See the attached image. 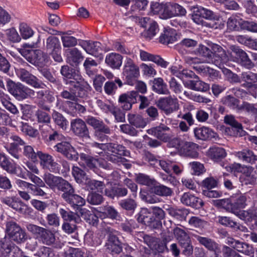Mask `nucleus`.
Returning <instances> with one entry per match:
<instances>
[{
    "instance_id": "obj_61",
    "label": "nucleus",
    "mask_w": 257,
    "mask_h": 257,
    "mask_svg": "<svg viewBox=\"0 0 257 257\" xmlns=\"http://www.w3.org/2000/svg\"><path fill=\"white\" fill-rule=\"evenodd\" d=\"M87 202L92 205H98L101 204L104 201V198L102 195L96 192L89 193L87 198Z\"/></svg>"
},
{
    "instance_id": "obj_8",
    "label": "nucleus",
    "mask_w": 257,
    "mask_h": 257,
    "mask_svg": "<svg viewBox=\"0 0 257 257\" xmlns=\"http://www.w3.org/2000/svg\"><path fill=\"white\" fill-rule=\"evenodd\" d=\"M210 47L212 53L211 61L213 62L215 65L220 67L221 65H223L228 61V56L225 51L220 46L212 44L210 45Z\"/></svg>"
},
{
    "instance_id": "obj_28",
    "label": "nucleus",
    "mask_w": 257,
    "mask_h": 257,
    "mask_svg": "<svg viewBox=\"0 0 257 257\" xmlns=\"http://www.w3.org/2000/svg\"><path fill=\"white\" fill-rule=\"evenodd\" d=\"M170 131V128L164 124H161L157 127L149 130V133L153 135L158 139L164 142H168L170 137L167 133Z\"/></svg>"
},
{
    "instance_id": "obj_41",
    "label": "nucleus",
    "mask_w": 257,
    "mask_h": 257,
    "mask_svg": "<svg viewBox=\"0 0 257 257\" xmlns=\"http://www.w3.org/2000/svg\"><path fill=\"white\" fill-rule=\"evenodd\" d=\"M61 73L67 79H74L77 82L81 81V75L80 73L70 69L68 66H63L61 67Z\"/></svg>"
},
{
    "instance_id": "obj_29",
    "label": "nucleus",
    "mask_w": 257,
    "mask_h": 257,
    "mask_svg": "<svg viewBox=\"0 0 257 257\" xmlns=\"http://www.w3.org/2000/svg\"><path fill=\"white\" fill-rule=\"evenodd\" d=\"M122 243L118 238L114 235H110L106 243V249L113 254H119L122 252Z\"/></svg>"
},
{
    "instance_id": "obj_1",
    "label": "nucleus",
    "mask_w": 257,
    "mask_h": 257,
    "mask_svg": "<svg viewBox=\"0 0 257 257\" xmlns=\"http://www.w3.org/2000/svg\"><path fill=\"white\" fill-rule=\"evenodd\" d=\"M249 197L247 193H239L233 194L230 198L219 199L214 201V205L224 209L233 214H237L238 211L247 205Z\"/></svg>"
},
{
    "instance_id": "obj_34",
    "label": "nucleus",
    "mask_w": 257,
    "mask_h": 257,
    "mask_svg": "<svg viewBox=\"0 0 257 257\" xmlns=\"http://www.w3.org/2000/svg\"><path fill=\"white\" fill-rule=\"evenodd\" d=\"M177 37L176 31L174 29H166L161 35L159 41L163 44L168 45L176 42L177 40Z\"/></svg>"
},
{
    "instance_id": "obj_38",
    "label": "nucleus",
    "mask_w": 257,
    "mask_h": 257,
    "mask_svg": "<svg viewBox=\"0 0 257 257\" xmlns=\"http://www.w3.org/2000/svg\"><path fill=\"white\" fill-rule=\"evenodd\" d=\"M241 79L245 83L242 86L247 88L252 87L257 82V73L251 71L243 72L241 74Z\"/></svg>"
},
{
    "instance_id": "obj_33",
    "label": "nucleus",
    "mask_w": 257,
    "mask_h": 257,
    "mask_svg": "<svg viewBox=\"0 0 257 257\" xmlns=\"http://www.w3.org/2000/svg\"><path fill=\"white\" fill-rule=\"evenodd\" d=\"M235 156L239 160L251 164H254L257 161V155H254L252 151L248 149L235 152Z\"/></svg>"
},
{
    "instance_id": "obj_18",
    "label": "nucleus",
    "mask_w": 257,
    "mask_h": 257,
    "mask_svg": "<svg viewBox=\"0 0 257 257\" xmlns=\"http://www.w3.org/2000/svg\"><path fill=\"white\" fill-rule=\"evenodd\" d=\"M138 96V91H131L120 95L118 102L123 110H129L132 108L133 104L137 102V97Z\"/></svg>"
},
{
    "instance_id": "obj_2",
    "label": "nucleus",
    "mask_w": 257,
    "mask_h": 257,
    "mask_svg": "<svg viewBox=\"0 0 257 257\" xmlns=\"http://www.w3.org/2000/svg\"><path fill=\"white\" fill-rule=\"evenodd\" d=\"M93 146L104 150L106 149L108 152L111 153L108 156L107 159L116 164L124 162V159L122 157L124 156H127L128 152L125 149V147L122 145L114 143L108 144H98L94 143Z\"/></svg>"
},
{
    "instance_id": "obj_22",
    "label": "nucleus",
    "mask_w": 257,
    "mask_h": 257,
    "mask_svg": "<svg viewBox=\"0 0 257 257\" xmlns=\"http://www.w3.org/2000/svg\"><path fill=\"white\" fill-rule=\"evenodd\" d=\"M186 14V10L181 5L175 3H167V19L174 17H183Z\"/></svg>"
},
{
    "instance_id": "obj_11",
    "label": "nucleus",
    "mask_w": 257,
    "mask_h": 257,
    "mask_svg": "<svg viewBox=\"0 0 257 257\" xmlns=\"http://www.w3.org/2000/svg\"><path fill=\"white\" fill-rule=\"evenodd\" d=\"M88 85L84 83L82 87H79L78 89L70 87L68 89H64L60 93V96L64 99L69 100V101H78V98L83 97L86 95V92L82 91L83 87L87 88Z\"/></svg>"
},
{
    "instance_id": "obj_35",
    "label": "nucleus",
    "mask_w": 257,
    "mask_h": 257,
    "mask_svg": "<svg viewBox=\"0 0 257 257\" xmlns=\"http://www.w3.org/2000/svg\"><path fill=\"white\" fill-rule=\"evenodd\" d=\"M86 121L89 125L92 126L95 130L99 129L100 131H102L105 134H110V129L102 120L97 119L92 116H89Z\"/></svg>"
},
{
    "instance_id": "obj_6",
    "label": "nucleus",
    "mask_w": 257,
    "mask_h": 257,
    "mask_svg": "<svg viewBox=\"0 0 257 257\" xmlns=\"http://www.w3.org/2000/svg\"><path fill=\"white\" fill-rule=\"evenodd\" d=\"M122 74L126 83L128 85H133L135 79L140 76L139 67L131 58L126 57L124 63Z\"/></svg>"
},
{
    "instance_id": "obj_20",
    "label": "nucleus",
    "mask_w": 257,
    "mask_h": 257,
    "mask_svg": "<svg viewBox=\"0 0 257 257\" xmlns=\"http://www.w3.org/2000/svg\"><path fill=\"white\" fill-rule=\"evenodd\" d=\"M181 202L184 205L196 209H199L204 205V202L200 198L189 192L184 193L181 198Z\"/></svg>"
},
{
    "instance_id": "obj_24",
    "label": "nucleus",
    "mask_w": 257,
    "mask_h": 257,
    "mask_svg": "<svg viewBox=\"0 0 257 257\" xmlns=\"http://www.w3.org/2000/svg\"><path fill=\"white\" fill-rule=\"evenodd\" d=\"M79 45L87 53L94 56L101 50V43L97 41L83 40Z\"/></svg>"
},
{
    "instance_id": "obj_10",
    "label": "nucleus",
    "mask_w": 257,
    "mask_h": 257,
    "mask_svg": "<svg viewBox=\"0 0 257 257\" xmlns=\"http://www.w3.org/2000/svg\"><path fill=\"white\" fill-rule=\"evenodd\" d=\"M194 236L200 244L203 245L208 250L213 251L214 253L215 257H221V245L214 240L198 235H194Z\"/></svg>"
},
{
    "instance_id": "obj_39",
    "label": "nucleus",
    "mask_w": 257,
    "mask_h": 257,
    "mask_svg": "<svg viewBox=\"0 0 257 257\" xmlns=\"http://www.w3.org/2000/svg\"><path fill=\"white\" fill-rule=\"evenodd\" d=\"M129 123L137 128H144L147 125V120L141 115L130 113L127 115Z\"/></svg>"
},
{
    "instance_id": "obj_3",
    "label": "nucleus",
    "mask_w": 257,
    "mask_h": 257,
    "mask_svg": "<svg viewBox=\"0 0 257 257\" xmlns=\"http://www.w3.org/2000/svg\"><path fill=\"white\" fill-rule=\"evenodd\" d=\"M6 86L8 92L18 100L34 97L35 95V92L33 89L21 83H15L10 79L7 81Z\"/></svg>"
},
{
    "instance_id": "obj_13",
    "label": "nucleus",
    "mask_w": 257,
    "mask_h": 257,
    "mask_svg": "<svg viewBox=\"0 0 257 257\" xmlns=\"http://www.w3.org/2000/svg\"><path fill=\"white\" fill-rule=\"evenodd\" d=\"M198 145L195 143L182 141L179 148L180 154L183 156L192 158H196L198 157Z\"/></svg>"
},
{
    "instance_id": "obj_32",
    "label": "nucleus",
    "mask_w": 257,
    "mask_h": 257,
    "mask_svg": "<svg viewBox=\"0 0 257 257\" xmlns=\"http://www.w3.org/2000/svg\"><path fill=\"white\" fill-rule=\"evenodd\" d=\"M152 84L153 90L156 93L162 95H168L170 93L167 84L162 78L158 77L154 79Z\"/></svg>"
},
{
    "instance_id": "obj_52",
    "label": "nucleus",
    "mask_w": 257,
    "mask_h": 257,
    "mask_svg": "<svg viewBox=\"0 0 257 257\" xmlns=\"http://www.w3.org/2000/svg\"><path fill=\"white\" fill-rule=\"evenodd\" d=\"M0 99L3 106L11 113L15 114L19 112L16 106L8 100L9 99L8 95L4 92L0 93Z\"/></svg>"
},
{
    "instance_id": "obj_40",
    "label": "nucleus",
    "mask_w": 257,
    "mask_h": 257,
    "mask_svg": "<svg viewBox=\"0 0 257 257\" xmlns=\"http://www.w3.org/2000/svg\"><path fill=\"white\" fill-rule=\"evenodd\" d=\"M194 12L195 13L193 16V20L197 23H199V22L195 21V17L196 16H199L205 19L210 20L217 19V16L212 11L201 7L197 8V10L194 11Z\"/></svg>"
},
{
    "instance_id": "obj_50",
    "label": "nucleus",
    "mask_w": 257,
    "mask_h": 257,
    "mask_svg": "<svg viewBox=\"0 0 257 257\" xmlns=\"http://www.w3.org/2000/svg\"><path fill=\"white\" fill-rule=\"evenodd\" d=\"M79 213L86 220L87 222L93 226H96L98 222V218L94 213L85 208H80Z\"/></svg>"
},
{
    "instance_id": "obj_59",
    "label": "nucleus",
    "mask_w": 257,
    "mask_h": 257,
    "mask_svg": "<svg viewBox=\"0 0 257 257\" xmlns=\"http://www.w3.org/2000/svg\"><path fill=\"white\" fill-rule=\"evenodd\" d=\"M59 213L63 219L65 221H74L75 223H78L80 220V218L77 216L75 213L72 211H66L63 208H60L59 209Z\"/></svg>"
},
{
    "instance_id": "obj_60",
    "label": "nucleus",
    "mask_w": 257,
    "mask_h": 257,
    "mask_svg": "<svg viewBox=\"0 0 257 257\" xmlns=\"http://www.w3.org/2000/svg\"><path fill=\"white\" fill-rule=\"evenodd\" d=\"M168 212L170 215L180 220L185 219L188 214V211L186 209L170 208L168 209Z\"/></svg>"
},
{
    "instance_id": "obj_9",
    "label": "nucleus",
    "mask_w": 257,
    "mask_h": 257,
    "mask_svg": "<svg viewBox=\"0 0 257 257\" xmlns=\"http://www.w3.org/2000/svg\"><path fill=\"white\" fill-rule=\"evenodd\" d=\"M71 130L77 136L84 138L89 139V132L84 121L81 118H75L71 121Z\"/></svg>"
},
{
    "instance_id": "obj_19",
    "label": "nucleus",
    "mask_w": 257,
    "mask_h": 257,
    "mask_svg": "<svg viewBox=\"0 0 257 257\" xmlns=\"http://www.w3.org/2000/svg\"><path fill=\"white\" fill-rule=\"evenodd\" d=\"M240 182L245 185H253L256 181V172L251 166H244L241 171Z\"/></svg>"
},
{
    "instance_id": "obj_45",
    "label": "nucleus",
    "mask_w": 257,
    "mask_h": 257,
    "mask_svg": "<svg viewBox=\"0 0 257 257\" xmlns=\"http://www.w3.org/2000/svg\"><path fill=\"white\" fill-rule=\"evenodd\" d=\"M57 189L63 192L61 197L64 200L67 199L73 193H75L74 189L71 184L64 179L61 181Z\"/></svg>"
},
{
    "instance_id": "obj_42",
    "label": "nucleus",
    "mask_w": 257,
    "mask_h": 257,
    "mask_svg": "<svg viewBox=\"0 0 257 257\" xmlns=\"http://www.w3.org/2000/svg\"><path fill=\"white\" fill-rule=\"evenodd\" d=\"M65 201L74 208H76L78 209V211L80 208V207L84 206L85 204V200L75 193H73Z\"/></svg>"
},
{
    "instance_id": "obj_25",
    "label": "nucleus",
    "mask_w": 257,
    "mask_h": 257,
    "mask_svg": "<svg viewBox=\"0 0 257 257\" xmlns=\"http://www.w3.org/2000/svg\"><path fill=\"white\" fill-rule=\"evenodd\" d=\"M195 137L199 140L206 141L215 138L216 134L211 128L203 126L194 129Z\"/></svg>"
},
{
    "instance_id": "obj_48",
    "label": "nucleus",
    "mask_w": 257,
    "mask_h": 257,
    "mask_svg": "<svg viewBox=\"0 0 257 257\" xmlns=\"http://www.w3.org/2000/svg\"><path fill=\"white\" fill-rule=\"evenodd\" d=\"M39 237L42 242L47 245L54 244L56 241V237L54 233L51 230L45 228L43 229Z\"/></svg>"
},
{
    "instance_id": "obj_47",
    "label": "nucleus",
    "mask_w": 257,
    "mask_h": 257,
    "mask_svg": "<svg viewBox=\"0 0 257 257\" xmlns=\"http://www.w3.org/2000/svg\"><path fill=\"white\" fill-rule=\"evenodd\" d=\"M207 154L214 161L222 159L226 156V153L223 148L217 147L210 148L208 151Z\"/></svg>"
},
{
    "instance_id": "obj_21",
    "label": "nucleus",
    "mask_w": 257,
    "mask_h": 257,
    "mask_svg": "<svg viewBox=\"0 0 257 257\" xmlns=\"http://www.w3.org/2000/svg\"><path fill=\"white\" fill-rule=\"evenodd\" d=\"M38 157L40 160V164L48 169L51 172H54L58 169V164L54 161L53 157L48 154L44 153L41 151L37 152Z\"/></svg>"
},
{
    "instance_id": "obj_58",
    "label": "nucleus",
    "mask_w": 257,
    "mask_h": 257,
    "mask_svg": "<svg viewBox=\"0 0 257 257\" xmlns=\"http://www.w3.org/2000/svg\"><path fill=\"white\" fill-rule=\"evenodd\" d=\"M244 21L238 17L232 16L228 19L227 22V28L231 31L238 29L239 26L242 29V24Z\"/></svg>"
},
{
    "instance_id": "obj_7",
    "label": "nucleus",
    "mask_w": 257,
    "mask_h": 257,
    "mask_svg": "<svg viewBox=\"0 0 257 257\" xmlns=\"http://www.w3.org/2000/svg\"><path fill=\"white\" fill-rule=\"evenodd\" d=\"M45 48L55 61L58 62L62 61L61 44L57 37L49 36L46 39Z\"/></svg>"
},
{
    "instance_id": "obj_27",
    "label": "nucleus",
    "mask_w": 257,
    "mask_h": 257,
    "mask_svg": "<svg viewBox=\"0 0 257 257\" xmlns=\"http://www.w3.org/2000/svg\"><path fill=\"white\" fill-rule=\"evenodd\" d=\"M140 56L142 61H152L163 68H166L169 64L168 62L165 61L159 56L152 55L143 50L140 51Z\"/></svg>"
},
{
    "instance_id": "obj_37",
    "label": "nucleus",
    "mask_w": 257,
    "mask_h": 257,
    "mask_svg": "<svg viewBox=\"0 0 257 257\" xmlns=\"http://www.w3.org/2000/svg\"><path fill=\"white\" fill-rule=\"evenodd\" d=\"M19 31L21 39L28 40L32 38L35 35L33 28L25 22H21L19 25Z\"/></svg>"
},
{
    "instance_id": "obj_36",
    "label": "nucleus",
    "mask_w": 257,
    "mask_h": 257,
    "mask_svg": "<svg viewBox=\"0 0 257 257\" xmlns=\"http://www.w3.org/2000/svg\"><path fill=\"white\" fill-rule=\"evenodd\" d=\"M80 163L90 169L94 170L99 164L98 159L84 153L80 154Z\"/></svg>"
},
{
    "instance_id": "obj_56",
    "label": "nucleus",
    "mask_w": 257,
    "mask_h": 257,
    "mask_svg": "<svg viewBox=\"0 0 257 257\" xmlns=\"http://www.w3.org/2000/svg\"><path fill=\"white\" fill-rule=\"evenodd\" d=\"M118 204L122 209L130 211H134L137 207L136 201L132 198L122 199L118 202Z\"/></svg>"
},
{
    "instance_id": "obj_63",
    "label": "nucleus",
    "mask_w": 257,
    "mask_h": 257,
    "mask_svg": "<svg viewBox=\"0 0 257 257\" xmlns=\"http://www.w3.org/2000/svg\"><path fill=\"white\" fill-rule=\"evenodd\" d=\"M222 101L223 103L232 109H239V101L235 97L229 95L224 97Z\"/></svg>"
},
{
    "instance_id": "obj_16",
    "label": "nucleus",
    "mask_w": 257,
    "mask_h": 257,
    "mask_svg": "<svg viewBox=\"0 0 257 257\" xmlns=\"http://www.w3.org/2000/svg\"><path fill=\"white\" fill-rule=\"evenodd\" d=\"M31 54L27 57L26 60L30 63L38 66H43L48 62L49 57L47 54L42 51L36 49L31 51Z\"/></svg>"
},
{
    "instance_id": "obj_23",
    "label": "nucleus",
    "mask_w": 257,
    "mask_h": 257,
    "mask_svg": "<svg viewBox=\"0 0 257 257\" xmlns=\"http://www.w3.org/2000/svg\"><path fill=\"white\" fill-rule=\"evenodd\" d=\"M65 111L72 116H76L86 111L85 107L78 103V101H66L65 103Z\"/></svg>"
},
{
    "instance_id": "obj_53",
    "label": "nucleus",
    "mask_w": 257,
    "mask_h": 257,
    "mask_svg": "<svg viewBox=\"0 0 257 257\" xmlns=\"http://www.w3.org/2000/svg\"><path fill=\"white\" fill-rule=\"evenodd\" d=\"M86 187L94 192L103 193V190L105 188V185L103 182L97 181L96 180H91L89 179L88 182H86Z\"/></svg>"
},
{
    "instance_id": "obj_64",
    "label": "nucleus",
    "mask_w": 257,
    "mask_h": 257,
    "mask_svg": "<svg viewBox=\"0 0 257 257\" xmlns=\"http://www.w3.org/2000/svg\"><path fill=\"white\" fill-rule=\"evenodd\" d=\"M196 51L202 57L205 58L207 62L211 61L212 53L211 50L203 45H199Z\"/></svg>"
},
{
    "instance_id": "obj_14",
    "label": "nucleus",
    "mask_w": 257,
    "mask_h": 257,
    "mask_svg": "<svg viewBox=\"0 0 257 257\" xmlns=\"http://www.w3.org/2000/svg\"><path fill=\"white\" fill-rule=\"evenodd\" d=\"M17 74L20 79L27 84L35 88H41L42 83L35 76L31 74L29 71L23 68L18 70Z\"/></svg>"
},
{
    "instance_id": "obj_5",
    "label": "nucleus",
    "mask_w": 257,
    "mask_h": 257,
    "mask_svg": "<svg viewBox=\"0 0 257 257\" xmlns=\"http://www.w3.org/2000/svg\"><path fill=\"white\" fill-rule=\"evenodd\" d=\"M156 104L158 108L167 115L178 111L180 108L179 100L175 96L161 97Z\"/></svg>"
},
{
    "instance_id": "obj_55",
    "label": "nucleus",
    "mask_w": 257,
    "mask_h": 257,
    "mask_svg": "<svg viewBox=\"0 0 257 257\" xmlns=\"http://www.w3.org/2000/svg\"><path fill=\"white\" fill-rule=\"evenodd\" d=\"M136 181L141 185L149 187L153 186L157 184V181L154 178H151L150 176L144 174H139L136 178Z\"/></svg>"
},
{
    "instance_id": "obj_49",
    "label": "nucleus",
    "mask_w": 257,
    "mask_h": 257,
    "mask_svg": "<svg viewBox=\"0 0 257 257\" xmlns=\"http://www.w3.org/2000/svg\"><path fill=\"white\" fill-rule=\"evenodd\" d=\"M152 188V192L156 195L162 197H167L172 195V189L163 185H153Z\"/></svg>"
},
{
    "instance_id": "obj_46",
    "label": "nucleus",
    "mask_w": 257,
    "mask_h": 257,
    "mask_svg": "<svg viewBox=\"0 0 257 257\" xmlns=\"http://www.w3.org/2000/svg\"><path fill=\"white\" fill-rule=\"evenodd\" d=\"M72 174L76 181L80 184H86L89 180L85 172L78 167L74 166L72 168Z\"/></svg>"
},
{
    "instance_id": "obj_4",
    "label": "nucleus",
    "mask_w": 257,
    "mask_h": 257,
    "mask_svg": "<svg viewBox=\"0 0 257 257\" xmlns=\"http://www.w3.org/2000/svg\"><path fill=\"white\" fill-rule=\"evenodd\" d=\"M6 231L10 239L18 244L24 243L27 239V234L16 222L10 221L7 222Z\"/></svg>"
},
{
    "instance_id": "obj_12",
    "label": "nucleus",
    "mask_w": 257,
    "mask_h": 257,
    "mask_svg": "<svg viewBox=\"0 0 257 257\" xmlns=\"http://www.w3.org/2000/svg\"><path fill=\"white\" fill-rule=\"evenodd\" d=\"M54 148L58 152L61 153L69 160L76 161L78 159V154L68 142L58 143Z\"/></svg>"
},
{
    "instance_id": "obj_44",
    "label": "nucleus",
    "mask_w": 257,
    "mask_h": 257,
    "mask_svg": "<svg viewBox=\"0 0 257 257\" xmlns=\"http://www.w3.org/2000/svg\"><path fill=\"white\" fill-rule=\"evenodd\" d=\"M153 216L151 212L146 208H143L137 215V220L139 222L146 225H150L152 222Z\"/></svg>"
},
{
    "instance_id": "obj_17",
    "label": "nucleus",
    "mask_w": 257,
    "mask_h": 257,
    "mask_svg": "<svg viewBox=\"0 0 257 257\" xmlns=\"http://www.w3.org/2000/svg\"><path fill=\"white\" fill-rule=\"evenodd\" d=\"M138 96V91H131L120 95L118 102L123 110H129L132 108L133 104L137 102V97Z\"/></svg>"
},
{
    "instance_id": "obj_15",
    "label": "nucleus",
    "mask_w": 257,
    "mask_h": 257,
    "mask_svg": "<svg viewBox=\"0 0 257 257\" xmlns=\"http://www.w3.org/2000/svg\"><path fill=\"white\" fill-rule=\"evenodd\" d=\"M230 49L232 52L235 54L237 61L240 64L248 69L252 68L254 65L251 60L249 58L246 53L238 47L231 46Z\"/></svg>"
},
{
    "instance_id": "obj_26",
    "label": "nucleus",
    "mask_w": 257,
    "mask_h": 257,
    "mask_svg": "<svg viewBox=\"0 0 257 257\" xmlns=\"http://www.w3.org/2000/svg\"><path fill=\"white\" fill-rule=\"evenodd\" d=\"M84 57L81 52L76 48L67 50V60L73 66H76L83 60Z\"/></svg>"
},
{
    "instance_id": "obj_30",
    "label": "nucleus",
    "mask_w": 257,
    "mask_h": 257,
    "mask_svg": "<svg viewBox=\"0 0 257 257\" xmlns=\"http://www.w3.org/2000/svg\"><path fill=\"white\" fill-rule=\"evenodd\" d=\"M167 3L152 2L151 4L150 13L157 15L162 19H167Z\"/></svg>"
},
{
    "instance_id": "obj_43",
    "label": "nucleus",
    "mask_w": 257,
    "mask_h": 257,
    "mask_svg": "<svg viewBox=\"0 0 257 257\" xmlns=\"http://www.w3.org/2000/svg\"><path fill=\"white\" fill-rule=\"evenodd\" d=\"M43 179L46 184L52 189H58L63 178L55 176L50 173H46L44 175Z\"/></svg>"
},
{
    "instance_id": "obj_31",
    "label": "nucleus",
    "mask_w": 257,
    "mask_h": 257,
    "mask_svg": "<svg viewBox=\"0 0 257 257\" xmlns=\"http://www.w3.org/2000/svg\"><path fill=\"white\" fill-rule=\"evenodd\" d=\"M122 57L116 53H111L106 56L105 63L112 69H119L122 64Z\"/></svg>"
},
{
    "instance_id": "obj_54",
    "label": "nucleus",
    "mask_w": 257,
    "mask_h": 257,
    "mask_svg": "<svg viewBox=\"0 0 257 257\" xmlns=\"http://www.w3.org/2000/svg\"><path fill=\"white\" fill-rule=\"evenodd\" d=\"M54 122L63 130H65L68 125V121L66 118L60 113L54 110L52 114Z\"/></svg>"
},
{
    "instance_id": "obj_57",
    "label": "nucleus",
    "mask_w": 257,
    "mask_h": 257,
    "mask_svg": "<svg viewBox=\"0 0 257 257\" xmlns=\"http://www.w3.org/2000/svg\"><path fill=\"white\" fill-rule=\"evenodd\" d=\"M0 166L10 173H13L16 171V167L12 164L5 155L0 154Z\"/></svg>"
},
{
    "instance_id": "obj_62",
    "label": "nucleus",
    "mask_w": 257,
    "mask_h": 257,
    "mask_svg": "<svg viewBox=\"0 0 257 257\" xmlns=\"http://www.w3.org/2000/svg\"><path fill=\"white\" fill-rule=\"evenodd\" d=\"M84 240L87 243L93 246H98L101 243L100 239L91 231H88L85 234Z\"/></svg>"
},
{
    "instance_id": "obj_51",
    "label": "nucleus",
    "mask_w": 257,
    "mask_h": 257,
    "mask_svg": "<svg viewBox=\"0 0 257 257\" xmlns=\"http://www.w3.org/2000/svg\"><path fill=\"white\" fill-rule=\"evenodd\" d=\"M188 86L192 90L199 91H206L209 89L208 84L200 80L189 81Z\"/></svg>"
}]
</instances>
